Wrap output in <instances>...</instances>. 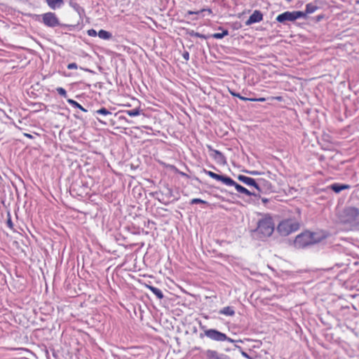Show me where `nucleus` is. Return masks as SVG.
<instances>
[{"instance_id":"f8f14e48","label":"nucleus","mask_w":359,"mask_h":359,"mask_svg":"<svg viewBox=\"0 0 359 359\" xmlns=\"http://www.w3.org/2000/svg\"><path fill=\"white\" fill-rule=\"evenodd\" d=\"M48 6L53 10L60 8L63 4V0H46Z\"/></svg>"},{"instance_id":"39448f33","label":"nucleus","mask_w":359,"mask_h":359,"mask_svg":"<svg viewBox=\"0 0 359 359\" xmlns=\"http://www.w3.org/2000/svg\"><path fill=\"white\" fill-rule=\"evenodd\" d=\"M43 24L49 27H55L60 25V21L56 15L52 12H48L42 15Z\"/></svg>"},{"instance_id":"412c9836","label":"nucleus","mask_w":359,"mask_h":359,"mask_svg":"<svg viewBox=\"0 0 359 359\" xmlns=\"http://www.w3.org/2000/svg\"><path fill=\"white\" fill-rule=\"evenodd\" d=\"M67 102L72 104L75 108H78L84 112L87 111V110L85 108H83L79 103H78L77 102L72 99H67Z\"/></svg>"},{"instance_id":"2f4dec72","label":"nucleus","mask_w":359,"mask_h":359,"mask_svg":"<svg viewBox=\"0 0 359 359\" xmlns=\"http://www.w3.org/2000/svg\"><path fill=\"white\" fill-rule=\"evenodd\" d=\"M269 99L271 100H278L279 102H282L283 100V98L281 96L271 97Z\"/></svg>"},{"instance_id":"7ed1b4c3","label":"nucleus","mask_w":359,"mask_h":359,"mask_svg":"<svg viewBox=\"0 0 359 359\" xmlns=\"http://www.w3.org/2000/svg\"><path fill=\"white\" fill-rule=\"evenodd\" d=\"M318 241L314 238V233L305 231L296 236L294 244L297 248H304Z\"/></svg>"},{"instance_id":"58836bf2","label":"nucleus","mask_w":359,"mask_h":359,"mask_svg":"<svg viewBox=\"0 0 359 359\" xmlns=\"http://www.w3.org/2000/svg\"><path fill=\"white\" fill-rule=\"evenodd\" d=\"M24 135L25 137H27L28 138H30V139L33 138V136L32 135H30V134H28V133H24Z\"/></svg>"},{"instance_id":"b1692460","label":"nucleus","mask_w":359,"mask_h":359,"mask_svg":"<svg viewBox=\"0 0 359 359\" xmlns=\"http://www.w3.org/2000/svg\"><path fill=\"white\" fill-rule=\"evenodd\" d=\"M56 90L59 95H60L61 96H62L64 97H67V91L65 90V88H63L62 87H58L56 88Z\"/></svg>"},{"instance_id":"ea45409f","label":"nucleus","mask_w":359,"mask_h":359,"mask_svg":"<svg viewBox=\"0 0 359 359\" xmlns=\"http://www.w3.org/2000/svg\"><path fill=\"white\" fill-rule=\"evenodd\" d=\"M262 202H263V203H267V202H268V199H267V198H263L262 199Z\"/></svg>"},{"instance_id":"423d86ee","label":"nucleus","mask_w":359,"mask_h":359,"mask_svg":"<svg viewBox=\"0 0 359 359\" xmlns=\"http://www.w3.org/2000/svg\"><path fill=\"white\" fill-rule=\"evenodd\" d=\"M205 335L209 339L217 341H224L226 339V335L215 329L206 330L204 332Z\"/></svg>"},{"instance_id":"c85d7f7f","label":"nucleus","mask_w":359,"mask_h":359,"mask_svg":"<svg viewBox=\"0 0 359 359\" xmlns=\"http://www.w3.org/2000/svg\"><path fill=\"white\" fill-rule=\"evenodd\" d=\"M67 69H77V65L76 63H74V62L69 63L67 65Z\"/></svg>"},{"instance_id":"cd10ccee","label":"nucleus","mask_w":359,"mask_h":359,"mask_svg":"<svg viewBox=\"0 0 359 359\" xmlns=\"http://www.w3.org/2000/svg\"><path fill=\"white\" fill-rule=\"evenodd\" d=\"M236 347L241 350V355L243 357H245L248 359H252L251 357L247 353H245V351L241 350V348L240 346H236Z\"/></svg>"},{"instance_id":"4be33fe9","label":"nucleus","mask_w":359,"mask_h":359,"mask_svg":"<svg viewBox=\"0 0 359 359\" xmlns=\"http://www.w3.org/2000/svg\"><path fill=\"white\" fill-rule=\"evenodd\" d=\"M228 34H229L228 30L224 29V30H223V32L222 33H215V34H212V37L214 39H221L223 37H224L225 36H227Z\"/></svg>"},{"instance_id":"dca6fc26","label":"nucleus","mask_w":359,"mask_h":359,"mask_svg":"<svg viewBox=\"0 0 359 359\" xmlns=\"http://www.w3.org/2000/svg\"><path fill=\"white\" fill-rule=\"evenodd\" d=\"M97 36L100 39H104V40H108L112 37V35L110 32H109L106 30H104V29H100L97 33Z\"/></svg>"},{"instance_id":"9b49d317","label":"nucleus","mask_w":359,"mask_h":359,"mask_svg":"<svg viewBox=\"0 0 359 359\" xmlns=\"http://www.w3.org/2000/svg\"><path fill=\"white\" fill-rule=\"evenodd\" d=\"M228 186L234 187L235 189H236V191L241 194H243L247 196L254 195L249 190H248L246 188L243 187V186L238 184L234 180H233V184H229Z\"/></svg>"},{"instance_id":"6e6552de","label":"nucleus","mask_w":359,"mask_h":359,"mask_svg":"<svg viewBox=\"0 0 359 359\" xmlns=\"http://www.w3.org/2000/svg\"><path fill=\"white\" fill-rule=\"evenodd\" d=\"M208 149L212 151V157L219 164H226V160L224 154L218 150L213 149L210 145L207 146Z\"/></svg>"},{"instance_id":"9d476101","label":"nucleus","mask_w":359,"mask_h":359,"mask_svg":"<svg viewBox=\"0 0 359 359\" xmlns=\"http://www.w3.org/2000/svg\"><path fill=\"white\" fill-rule=\"evenodd\" d=\"M238 179L239 181L242 182L245 184L254 187L258 191L260 190L259 184L255 182V180L253 178L245 175H239L238 177Z\"/></svg>"},{"instance_id":"c756f323","label":"nucleus","mask_w":359,"mask_h":359,"mask_svg":"<svg viewBox=\"0 0 359 359\" xmlns=\"http://www.w3.org/2000/svg\"><path fill=\"white\" fill-rule=\"evenodd\" d=\"M266 98L265 97H259V98H252V99H250V101L251 102H264L266 101Z\"/></svg>"},{"instance_id":"4468645a","label":"nucleus","mask_w":359,"mask_h":359,"mask_svg":"<svg viewBox=\"0 0 359 359\" xmlns=\"http://www.w3.org/2000/svg\"><path fill=\"white\" fill-rule=\"evenodd\" d=\"M145 286L147 288L151 290L157 297L158 299H162L163 298V294L160 289L149 285H146Z\"/></svg>"},{"instance_id":"a878e982","label":"nucleus","mask_w":359,"mask_h":359,"mask_svg":"<svg viewBox=\"0 0 359 359\" xmlns=\"http://www.w3.org/2000/svg\"><path fill=\"white\" fill-rule=\"evenodd\" d=\"M208 11L210 13H211V10L210 9H202L201 11H189L187 12V13L189 15H193V14H199L203 11Z\"/></svg>"},{"instance_id":"6ab92c4d","label":"nucleus","mask_w":359,"mask_h":359,"mask_svg":"<svg viewBox=\"0 0 359 359\" xmlns=\"http://www.w3.org/2000/svg\"><path fill=\"white\" fill-rule=\"evenodd\" d=\"M207 359H220L218 353L215 351L208 350L205 352Z\"/></svg>"},{"instance_id":"393cba45","label":"nucleus","mask_w":359,"mask_h":359,"mask_svg":"<svg viewBox=\"0 0 359 359\" xmlns=\"http://www.w3.org/2000/svg\"><path fill=\"white\" fill-rule=\"evenodd\" d=\"M190 203L191 204H196V203L208 204V202L205 201H203L202 199H200V198H193V199H191Z\"/></svg>"},{"instance_id":"0eeeda50","label":"nucleus","mask_w":359,"mask_h":359,"mask_svg":"<svg viewBox=\"0 0 359 359\" xmlns=\"http://www.w3.org/2000/svg\"><path fill=\"white\" fill-rule=\"evenodd\" d=\"M205 172L211 178L217 181H221L223 184L227 186L233 184V180L229 177L220 175L210 170H205Z\"/></svg>"},{"instance_id":"e433bc0d","label":"nucleus","mask_w":359,"mask_h":359,"mask_svg":"<svg viewBox=\"0 0 359 359\" xmlns=\"http://www.w3.org/2000/svg\"><path fill=\"white\" fill-rule=\"evenodd\" d=\"M240 99H241V100H244V101H250V98H248V97H245L241 96Z\"/></svg>"},{"instance_id":"a211bd4d","label":"nucleus","mask_w":359,"mask_h":359,"mask_svg":"<svg viewBox=\"0 0 359 359\" xmlns=\"http://www.w3.org/2000/svg\"><path fill=\"white\" fill-rule=\"evenodd\" d=\"M95 114L107 117L112 114L111 111L104 107H102L95 111Z\"/></svg>"},{"instance_id":"bb28decb","label":"nucleus","mask_w":359,"mask_h":359,"mask_svg":"<svg viewBox=\"0 0 359 359\" xmlns=\"http://www.w3.org/2000/svg\"><path fill=\"white\" fill-rule=\"evenodd\" d=\"M88 35L90 36H93V37H95L97 35V33L95 29H88Z\"/></svg>"},{"instance_id":"5701e85b","label":"nucleus","mask_w":359,"mask_h":359,"mask_svg":"<svg viewBox=\"0 0 359 359\" xmlns=\"http://www.w3.org/2000/svg\"><path fill=\"white\" fill-rule=\"evenodd\" d=\"M6 223H7V225H8L9 229H13L14 225H13V224L12 222V220H11V215L10 212H7V221H6Z\"/></svg>"},{"instance_id":"aec40b11","label":"nucleus","mask_w":359,"mask_h":359,"mask_svg":"<svg viewBox=\"0 0 359 359\" xmlns=\"http://www.w3.org/2000/svg\"><path fill=\"white\" fill-rule=\"evenodd\" d=\"M124 112L129 116H137L140 114L141 109L140 108H135L131 110H126Z\"/></svg>"},{"instance_id":"473e14b6","label":"nucleus","mask_w":359,"mask_h":359,"mask_svg":"<svg viewBox=\"0 0 359 359\" xmlns=\"http://www.w3.org/2000/svg\"><path fill=\"white\" fill-rule=\"evenodd\" d=\"M183 57H184V60H189V53L188 52L184 53H183Z\"/></svg>"},{"instance_id":"2eb2a0df","label":"nucleus","mask_w":359,"mask_h":359,"mask_svg":"<svg viewBox=\"0 0 359 359\" xmlns=\"http://www.w3.org/2000/svg\"><path fill=\"white\" fill-rule=\"evenodd\" d=\"M219 313L220 314L227 316H233L235 314V311L231 306H225L222 308Z\"/></svg>"},{"instance_id":"f3484780","label":"nucleus","mask_w":359,"mask_h":359,"mask_svg":"<svg viewBox=\"0 0 359 359\" xmlns=\"http://www.w3.org/2000/svg\"><path fill=\"white\" fill-rule=\"evenodd\" d=\"M318 9V6L312 3L307 4L306 5L305 16L306 14H311L316 12Z\"/></svg>"},{"instance_id":"ddd939ff","label":"nucleus","mask_w":359,"mask_h":359,"mask_svg":"<svg viewBox=\"0 0 359 359\" xmlns=\"http://www.w3.org/2000/svg\"><path fill=\"white\" fill-rule=\"evenodd\" d=\"M350 187H351L348 184H341L337 183L330 185V189L335 193H339L343 190L350 189Z\"/></svg>"},{"instance_id":"79ce46f5","label":"nucleus","mask_w":359,"mask_h":359,"mask_svg":"<svg viewBox=\"0 0 359 359\" xmlns=\"http://www.w3.org/2000/svg\"><path fill=\"white\" fill-rule=\"evenodd\" d=\"M196 36H198V37H201V38L203 37V36H201L199 34H196Z\"/></svg>"},{"instance_id":"f257e3e1","label":"nucleus","mask_w":359,"mask_h":359,"mask_svg":"<svg viewBox=\"0 0 359 359\" xmlns=\"http://www.w3.org/2000/svg\"><path fill=\"white\" fill-rule=\"evenodd\" d=\"M274 231V223L272 217L269 215H265L257 222V226L255 231L261 239L269 237Z\"/></svg>"},{"instance_id":"c9c22d12","label":"nucleus","mask_w":359,"mask_h":359,"mask_svg":"<svg viewBox=\"0 0 359 359\" xmlns=\"http://www.w3.org/2000/svg\"><path fill=\"white\" fill-rule=\"evenodd\" d=\"M224 341H227L231 342V343H233L235 341V340L228 337L227 336H226V339H224Z\"/></svg>"},{"instance_id":"20e7f679","label":"nucleus","mask_w":359,"mask_h":359,"mask_svg":"<svg viewBox=\"0 0 359 359\" xmlns=\"http://www.w3.org/2000/svg\"><path fill=\"white\" fill-rule=\"evenodd\" d=\"M305 17V13L302 11H286L276 17L278 22H285L286 21H294L297 19Z\"/></svg>"},{"instance_id":"a19ab883","label":"nucleus","mask_w":359,"mask_h":359,"mask_svg":"<svg viewBox=\"0 0 359 359\" xmlns=\"http://www.w3.org/2000/svg\"><path fill=\"white\" fill-rule=\"evenodd\" d=\"M234 97H238L240 99L241 95L240 94H238V93H236Z\"/></svg>"},{"instance_id":"1a4fd4ad","label":"nucleus","mask_w":359,"mask_h":359,"mask_svg":"<svg viewBox=\"0 0 359 359\" xmlns=\"http://www.w3.org/2000/svg\"><path fill=\"white\" fill-rule=\"evenodd\" d=\"M263 20V15L259 11H255L245 22L246 25H250L254 23L259 22Z\"/></svg>"},{"instance_id":"f704fd0d","label":"nucleus","mask_w":359,"mask_h":359,"mask_svg":"<svg viewBox=\"0 0 359 359\" xmlns=\"http://www.w3.org/2000/svg\"><path fill=\"white\" fill-rule=\"evenodd\" d=\"M250 174L252 175H260V173L257 171H251L249 172Z\"/></svg>"},{"instance_id":"72a5a7b5","label":"nucleus","mask_w":359,"mask_h":359,"mask_svg":"<svg viewBox=\"0 0 359 359\" xmlns=\"http://www.w3.org/2000/svg\"><path fill=\"white\" fill-rule=\"evenodd\" d=\"M97 119L102 125H107V121H104V119H102V118H98V117H97Z\"/></svg>"},{"instance_id":"4c0bfd02","label":"nucleus","mask_w":359,"mask_h":359,"mask_svg":"<svg viewBox=\"0 0 359 359\" xmlns=\"http://www.w3.org/2000/svg\"><path fill=\"white\" fill-rule=\"evenodd\" d=\"M229 92L230 93V94L232 95V96H235L236 93H235L234 91L231 90V89H229Z\"/></svg>"},{"instance_id":"7c9ffc66","label":"nucleus","mask_w":359,"mask_h":359,"mask_svg":"<svg viewBox=\"0 0 359 359\" xmlns=\"http://www.w3.org/2000/svg\"><path fill=\"white\" fill-rule=\"evenodd\" d=\"M350 211L353 215H355V216H358L359 215V210L357 208H353L350 209Z\"/></svg>"},{"instance_id":"f03ea898","label":"nucleus","mask_w":359,"mask_h":359,"mask_svg":"<svg viewBox=\"0 0 359 359\" xmlns=\"http://www.w3.org/2000/svg\"><path fill=\"white\" fill-rule=\"evenodd\" d=\"M299 229V223L294 219H285L278 224L277 231L281 236H288Z\"/></svg>"}]
</instances>
